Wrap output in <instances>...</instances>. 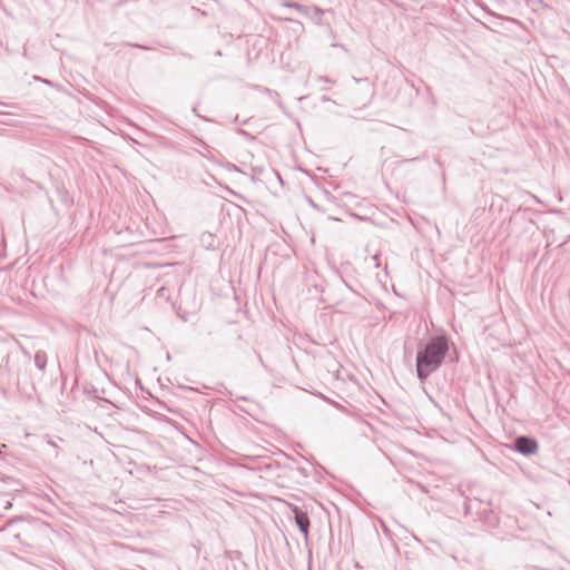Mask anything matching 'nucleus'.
<instances>
[{
	"label": "nucleus",
	"instance_id": "1",
	"mask_svg": "<svg viewBox=\"0 0 570 570\" xmlns=\"http://www.w3.org/2000/svg\"><path fill=\"white\" fill-rule=\"evenodd\" d=\"M449 350L448 341L444 336L432 338L423 351L416 355V372L421 380L426 379L441 365Z\"/></svg>",
	"mask_w": 570,
	"mask_h": 570
},
{
	"label": "nucleus",
	"instance_id": "2",
	"mask_svg": "<svg viewBox=\"0 0 570 570\" xmlns=\"http://www.w3.org/2000/svg\"><path fill=\"white\" fill-rule=\"evenodd\" d=\"M291 510L294 513L295 523L299 531L307 537L309 531V518L306 512L301 510L297 505H291Z\"/></svg>",
	"mask_w": 570,
	"mask_h": 570
},
{
	"label": "nucleus",
	"instance_id": "3",
	"mask_svg": "<svg viewBox=\"0 0 570 570\" xmlns=\"http://www.w3.org/2000/svg\"><path fill=\"white\" fill-rule=\"evenodd\" d=\"M515 450L522 454H531L534 453L538 449V444L534 440L520 436L515 440Z\"/></svg>",
	"mask_w": 570,
	"mask_h": 570
},
{
	"label": "nucleus",
	"instance_id": "4",
	"mask_svg": "<svg viewBox=\"0 0 570 570\" xmlns=\"http://www.w3.org/2000/svg\"><path fill=\"white\" fill-rule=\"evenodd\" d=\"M35 364L41 371H43L46 368L47 356H46L45 352L39 351V352L36 353V355H35Z\"/></svg>",
	"mask_w": 570,
	"mask_h": 570
},
{
	"label": "nucleus",
	"instance_id": "5",
	"mask_svg": "<svg viewBox=\"0 0 570 570\" xmlns=\"http://www.w3.org/2000/svg\"><path fill=\"white\" fill-rule=\"evenodd\" d=\"M289 7L292 8H295L296 10H298L301 13H307V10L298 4H288Z\"/></svg>",
	"mask_w": 570,
	"mask_h": 570
},
{
	"label": "nucleus",
	"instance_id": "6",
	"mask_svg": "<svg viewBox=\"0 0 570 570\" xmlns=\"http://www.w3.org/2000/svg\"><path fill=\"white\" fill-rule=\"evenodd\" d=\"M226 169L229 170V171H237V167L235 165H232V164H228L226 165Z\"/></svg>",
	"mask_w": 570,
	"mask_h": 570
},
{
	"label": "nucleus",
	"instance_id": "7",
	"mask_svg": "<svg viewBox=\"0 0 570 570\" xmlns=\"http://www.w3.org/2000/svg\"><path fill=\"white\" fill-rule=\"evenodd\" d=\"M464 512H465V514L470 513V505L468 502H464Z\"/></svg>",
	"mask_w": 570,
	"mask_h": 570
},
{
	"label": "nucleus",
	"instance_id": "8",
	"mask_svg": "<svg viewBox=\"0 0 570 570\" xmlns=\"http://www.w3.org/2000/svg\"><path fill=\"white\" fill-rule=\"evenodd\" d=\"M11 505H12L11 502H8L7 505H6V509L11 508Z\"/></svg>",
	"mask_w": 570,
	"mask_h": 570
},
{
	"label": "nucleus",
	"instance_id": "9",
	"mask_svg": "<svg viewBox=\"0 0 570 570\" xmlns=\"http://www.w3.org/2000/svg\"><path fill=\"white\" fill-rule=\"evenodd\" d=\"M314 11H315L316 13H320V12H321L317 8H314Z\"/></svg>",
	"mask_w": 570,
	"mask_h": 570
}]
</instances>
